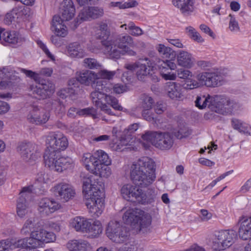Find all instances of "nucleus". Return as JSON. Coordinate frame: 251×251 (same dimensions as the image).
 Instances as JSON below:
<instances>
[{"instance_id":"obj_1","label":"nucleus","mask_w":251,"mask_h":251,"mask_svg":"<svg viewBox=\"0 0 251 251\" xmlns=\"http://www.w3.org/2000/svg\"><path fill=\"white\" fill-rule=\"evenodd\" d=\"M155 164L150 158L144 157L134 162L130 168V177L135 185L130 201L142 204L149 201L152 196H147L139 188L147 187L155 181L156 178Z\"/></svg>"},{"instance_id":"obj_2","label":"nucleus","mask_w":251,"mask_h":251,"mask_svg":"<svg viewBox=\"0 0 251 251\" xmlns=\"http://www.w3.org/2000/svg\"><path fill=\"white\" fill-rule=\"evenodd\" d=\"M94 176H91L83 180V193L87 200L86 205L89 212L94 216L99 217L104 208V200L102 191L103 184L96 181Z\"/></svg>"},{"instance_id":"obj_3","label":"nucleus","mask_w":251,"mask_h":251,"mask_svg":"<svg viewBox=\"0 0 251 251\" xmlns=\"http://www.w3.org/2000/svg\"><path fill=\"white\" fill-rule=\"evenodd\" d=\"M133 39L128 34H120L115 40H104L101 41L102 50L104 54L110 58H119L121 55L135 56V51L128 46L133 45Z\"/></svg>"},{"instance_id":"obj_4","label":"nucleus","mask_w":251,"mask_h":251,"mask_svg":"<svg viewBox=\"0 0 251 251\" xmlns=\"http://www.w3.org/2000/svg\"><path fill=\"white\" fill-rule=\"evenodd\" d=\"M125 224L129 225L137 233L147 232L151 224L152 218L150 214L143 210L134 208H128L123 215Z\"/></svg>"},{"instance_id":"obj_5","label":"nucleus","mask_w":251,"mask_h":251,"mask_svg":"<svg viewBox=\"0 0 251 251\" xmlns=\"http://www.w3.org/2000/svg\"><path fill=\"white\" fill-rule=\"evenodd\" d=\"M105 233L107 237L112 242L122 244L127 242L130 238L129 229L123 226L117 221H110L107 224Z\"/></svg>"},{"instance_id":"obj_6","label":"nucleus","mask_w":251,"mask_h":251,"mask_svg":"<svg viewBox=\"0 0 251 251\" xmlns=\"http://www.w3.org/2000/svg\"><path fill=\"white\" fill-rule=\"evenodd\" d=\"M142 138L147 143L162 150L170 149L174 144L173 137L168 132L147 131Z\"/></svg>"},{"instance_id":"obj_7","label":"nucleus","mask_w":251,"mask_h":251,"mask_svg":"<svg viewBox=\"0 0 251 251\" xmlns=\"http://www.w3.org/2000/svg\"><path fill=\"white\" fill-rule=\"evenodd\" d=\"M213 236L212 247L219 251L228 248L237 239V232L233 229L216 231Z\"/></svg>"},{"instance_id":"obj_8","label":"nucleus","mask_w":251,"mask_h":251,"mask_svg":"<svg viewBox=\"0 0 251 251\" xmlns=\"http://www.w3.org/2000/svg\"><path fill=\"white\" fill-rule=\"evenodd\" d=\"M30 95L37 99H45L50 97L54 91V85L49 81H42L41 82L30 85Z\"/></svg>"},{"instance_id":"obj_9","label":"nucleus","mask_w":251,"mask_h":251,"mask_svg":"<svg viewBox=\"0 0 251 251\" xmlns=\"http://www.w3.org/2000/svg\"><path fill=\"white\" fill-rule=\"evenodd\" d=\"M196 78L207 87H216L222 85L225 75L221 71L211 70L198 74Z\"/></svg>"},{"instance_id":"obj_10","label":"nucleus","mask_w":251,"mask_h":251,"mask_svg":"<svg viewBox=\"0 0 251 251\" xmlns=\"http://www.w3.org/2000/svg\"><path fill=\"white\" fill-rule=\"evenodd\" d=\"M17 151L24 160L31 163L41 157L38 146L33 143H22L18 145Z\"/></svg>"},{"instance_id":"obj_11","label":"nucleus","mask_w":251,"mask_h":251,"mask_svg":"<svg viewBox=\"0 0 251 251\" xmlns=\"http://www.w3.org/2000/svg\"><path fill=\"white\" fill-rule=\"evenodd\" d=\"M32 186L24 187L20 193L17 201V213L19 217L24 218L30 212L28 207V201L32 196Z\"/></svg>"},{"instance_id":"obj_12","label":"nucleus","mask_w":251,"mask_h":251,"mask_svg":"<svg viewBox=\"0 0 251 251\" xmlns=\"http://www.w3.org/2000/svg\"><path fill=\"white\" fill-rule=\"evenodd\" d=\"M47 149L46 151L60 152L66 149L68 141L66 136L61 133H53L48 136L46 140Z\"/></svg>"},{"instance_id":"obj_13","label":"nucleus","mask_w":251,"mask_h":251,"mask_svg":"<svg viewBox=\"0 0 251 251\" xmlns=\"http://www.w3.org/2000/svg\"><path fill=\"white\" fill-rule=\"evenodd\" d=\"M54 196L63 202H67L73 199L75 192L70 184L65 182H60L55 184L52 188Z\"/></svg>"},{"instance_id":"obj_14","label":"nucleus","mask_w":251,"mask_h":251,"mask_svg":"<svg viewBox=\"0 0 251 251\" xmlns=\"http://www.w3.org/2000/svg\"><path fill=\"white\" fill-rule=\"evenodd\" d=\"M50 117V113L46 110L35 107L27 115V120L30 123L40 126L46 123Z\"/></svg>"},{"instance_id":"obj_15","label":"nucleus","mask_w":251,"mask_h":251,"mask_svg":"<svg viewBox=\"0 0 251 251\" xmlns=\"http://www.w3.org/2000/svg\"><path fill=\"white\" fill-rule=\"evenodd\" d=\"M237 104L228 98H222L215 103L213 109L215 112L222 114H231L237 108Z\"/></svg>"},{"instance_id":"obj_16","label":"nucleus","mask_w":251,"mask_h":251,"mask_svg":"<svg viewBox=\"0 0 251 251\" xmlns=\"http://www.w3.org/2000/svg\"><path fill=\"white\" fill-rule=\"evenodd\" d=\"M96 79H97L96 73L91 71L85 70L79 73L77 80L75 79H70L68 82V85L71 87L70 88L73 89L74 87L78 86V81L82 84L89 85Z\"/></svg>"},{"instance_id":"obj_17","label":"nucleus","mask_w":251,"mask_h":251,"mask_svg":"<svg viewBox=\"0 0 251 251\" xmlns=\"http://www.w3.org/2000/svg\"><path fill=\"white\" fill-rule=\"evenodd\" d=\"M103 14V9L101 7L91 6L83 8L78 15L77 22L79 20L81 21H87L90 18L98 19L101 17Z\"/></svg>"},{"instance_id":"obj_18","label":"nucleus","mask_w":251,"mask_h":251,"mask_svg":"<svg viewBox=\"0 0 251 251\" xmlns=\"http://www.w3.org/2000/svg\"><path fill=\"white\" fill-rule=\"evenodd\" d=\"M61 207V205L53 200L48 198L42 199L38 204L39 212L44 215H49Z\"/></svg>"},{"instance_id":"obj_19","label":"nucleus","mask_w":251,"mask_h":251,"mask_svg":"<svg viewBox=\"0 0 251 251\" xmlns=\"http://www.w3.org/2000/svg\"><path fill=\"white\" fill-rule=\"evenodd\" d=\"M183 89L180 84L168 82L165 85V90L168 96L172 100H179L183 98Z\"/></svg>"},{"instance_id":"obj_20","label":"nucleus","mask_w":251,"mask_h":251,"mask_svg":"<svg viewBox=\"0 0 251 251\" xmlns=\"http://www.w3.org/2000/svg\"><path fill=\"white\" fill-rule=\"evenodd\" d=\"M238 223H240L238 233L240 238L243 240L251 239V217L245 218L242 217L240 218Z\"/></svg>"},{"instance_id":"obj_21","label":"nucleus","mask_w":251,"mask_h":251,"mask_svg":"<svg viewBox=\"0 0 251 251\" xmlns=\"http://www.w3.org/2000/svg\"><path fill=\"white\" fill-rule=\"evenodd\" d=\"M172 3L184 16L191 15L195 10V0H173Z\"/></svg>"},{"instance_id":"obj_22","label":"nucleus","mask_w":251,"mask_h":251,"mask_svg":"<svg viewBox=\"0 0 251 251\" xmlns=\"http://www.w3.org/2000/svg\"><path fill=\"white\" fill-rule=\"evenodd\" d=\"M70 225L75 231L85 233L90 225V219L76 216L70 220Z\"/></svg>"},{"instance_id":"obj_23","label":"nucleus","mask_w":251,"mask_h":251,"mask_svg":"<svg viewBox=\"0 0 251 251\" xmlns=\"http://www.w3.org/2000/svg\"><path fill=\"white\" fill-rule=\"evenodd\" d=\"M75 9L72 0H64L61 8V19L69 21L75 16Z\"/></svg>"},{"instance_id":"obj_24","label":"nucleus","mask_w":251,"mask_h":251,"mask_svg":"<svg viewBox=\"0 0 251 251\" xmlns=\"http://www.w3.org/2000/svg\"><path fill=\"white\" fill-rule=\"evenodd\" d=\"M61 157L60 153L57 152L46 151L44 158L45 166L51 170L56 172L58 168V161Z\"/></svg>"},{"instance_id":"obj_25","label":"nucleus","mask_w":251,"mask_h":251,"mask_svg":"<svg viewBox=\"0 0 251 251\" xmlns=\"http://www.w3.org/2000/svg\"><path fill=\"white\" fill-rule=\"evenodd\" d=\"M64 21L58 15L53 17L52 22V30L55 34L61 37H65L68 34L66 26L63 24Z\"/></svg>"},{"instance_id":"obj_26","label":"nucleus","mask_w":251,"mask_h":251,"mask_svg":"<svg viewBox=\"0 0 251 251\" xmlns=\"http://www.w3.org/2000/svg\"><path fill=\"white\" fill-rule=\"evenodd\" d=\"M177 62L179 66L190 69L194 65V58L189 52L181 50L177 55Z\"/></svg>"},{"instance_id":"obj_27","label":"nucleus","mask_w":251,"mask_h":251,"mask_svg":"<svg viewBox=\"0 0 251 251\" xmlns=\"http://www.w3.org/2000/svg\"><path fill=\"white\" fill-rule=\"evenodd\" d=\"M143 60L146 61L147 63L142 64L139 62L136 72L138 79L141 81L143 80L146 76L150 75L152 67L151 60H149L148 58H145Z\"/></svg>"},{"instance_id":"obj_28","label":"nucleus","mask_w":251,"mask_h":251,"mask_svg":"<svg viewBox=\"0 0 251 251\" xmlns=\"http://www.w3.org/2000/svg\"><path fill=\"white\" fill-rule=\"evenodd\" d=\"M159 68L161 70V74L163 78L166 80H175L176 77V74L170 73H164L163 70L169 68L171 70H175L176 68V63L171 60L159 61Z\"/></svg>"},{"instance_id":"obj_29","label":"nucleus","mask_w":251,"mask_h":251,"mask_svg":"<svg viewBox=\"0 0 251 251\" xmlns=\"http://www.w3.org/2000/svg\"><path fill=\"white\" fill-rule=\"evenodd\" d=\"M67 50L68 55L72 58H82L86 55L84 50L76 42L70 44Z\"/></svg>"},{"instance_id":"obj_30","label":"nucleus","mask_w":251,"mask_h":251,"mask_svg":"<svg viewBox=\"0 0 251 251\" xmlns=\"http://www.w3.org/2000/svg\"><path fill=\"white\" fill-rule=\"evenodd\" d=\"M0 41L2 44L7 43L16 45L18 43H21L22 41V39L20 37L19 34L15 31H4Z\"/></svg>"},{"instance_id":"obj_31","label":"nucleus","mask_w":251,"mask_h":251,"mask_svg":"<svg viewBox=\"0 0 251 251\" xmlns=\"http://www.w3.org/2000/svg\"><path fill=\"white\" fill-rule=\"evenodd\" d=\"M90 226L87 227L85 233L91 238L98 237L102 232L103 227L101 222L99 220L90 219Z\"/></svg>"},{"instance_id":"obj_32","label":"nucleus","mask_w":251,"mask_h":251,"mask_svg":"<svg viewBox=\"0 0 251 251\" xmlns=\"http://www.w3.org/2000/svg\"><path fill=\"white\" fill-rule=\"evenodd\" d=\"M43 234V229L31 232L30 236L28 238L29 244L31 248H36L42 246L44 244Z\"/></svg>"},{"instance_id":"obj_33","label":"nucleus","mask_w":251,"mask_h":251,"mask_svg":"<svg viewBox=\"0 0 251 251\" xmlns=\"http://www.w3.org/2000/svg\"><path fill=\"white\" fill-rule=\"evenodd\" d=\"M70 251H86L90 247V244L84 240H72L67 244Z\"/></svg>"},{"instance_id":"obj_34","label":"nucleus","mask_w":251,"mask_h":251,"mask_svg":"<svg viewBox=\"0 0 251 251\" xmlns=\"http://www.w3.org/2000/svg\"><path fill=\"white\" fill-rule=\"evenodd\" d=\"M109 164H96L94 169L91 172L96 175H99L100 177H108L111 174L110 168L108 166Z\"/></svg>"},{"instance_id":"obj_35","label":"nucleus","mask_w":251,"mask_h":251,"mask_svg":"<svg viewBox=\"0 0 251 251\" xmlns=\"http://www.w3.org/2000/svg\"><path fill=\"white\" fill-rule=\"evenodd\" d=\"M195 102L196 106L201 109L205 108L206 106L213 109L212 106L214 105L213 98L209 95L207 97L204 95L198 96Z\"/></svg>"},{"instance_id":"obj_36","label":"nucleus","mask_w":251,"mask_h":251,"mask_svg":"<svg viewBox=\"0 0 251 251\" xmlns=\"http://www.w3.org/2000/svg\"><path fill=\"white\" fill-rule=\"evenodd\" d=\"M57 172L61 173L65 170L72 169L74 166L73 160L69 157L61 156L58 161Z\"/></svg>"},{"instance_id":"obj_37","label":"nucleus","mask_w":251,"mask_h":251,"mask_svg":"<svg viewBox=\"0 0 251 251\" xmlns=\"http://www.w3.org/2000/svg\"><path fill=\"white\" fill-rule=\"evenodd\" d=\"M81 161L86 169L90 172H92L97 163L95 155H93L90 153H84L81 157Z\"/></svg>"},{"instance_id":"obj_38","label":"nucleus","mask_w":251,"mask_h":251,"mask_svg":"<svg viewBox=\"0 0 251 251\" xmlns=\"http://www.w3.org/2000/svg\"><path fill=\"white\" fill-rule=\"evenodd\" d=\"M16 72L9 67H5L0 69V79L3 80L8 79L9 80L19 79L16 75Z\"/></svg>"},{"instance_id":"obj_39","label":"nucleus","mask_w":251,"mask_h":251,"mask_svg":"<svg viewBox=\"0 0 251 251\" xmlns=\"http://www.w3.org/2000/svg\"><path fill=\"white\" fill-rule=\"evenodd\" d=\"M129 144L128 138L122 137L116 142L111 143L110 147L113 151H123L125 149H126V147Z\"/></svg>"},{"instance_id":"obj_40","label":"nucleus","mask_w":251,"mask_h":251,"mask_svg":"<svg viewBox=\"0 0 251 251\" xmlns=\"http://www.w3.org/2000/svg\"><path fill=\"white\" fill-rule=\"evenodd\" d=\"M156 49L160 55L164 58L172 59L175 56L174 51L170 48L167 47L163 44L158 45Z\"/></svg>"},{"instance_id":"obj_41","label":"nucleus","mask_w":251,"mask_h":251,"mask_svg":"<svg viewBox=\"0 0 251 251\" xmlns=\"http://www.w3.org/2000/svg\"><path fill=\"white\" fill-rule=\"evenodd\" d=\"M34 218H29L24 223L21 229V233L22 235H26L32 231V229L36 226Z\"/></svg>"},{"instance_id":"obj_42","label":"nucleus","mask_w":251,"mask_h":251,"mask_svg":"<svg viewBox=\"0 0 251 251\" xmlns=\"http://www.w3.org/2000/svg\"><path fill=\"white\" fill-rule=\"evenodd\" d=\"M13 250L20 248H31L29 244L28 238H11Z\"/></svg>"},{"instance_id":"obj_43","label":"nucleus","mask_w":251,"mask_h":251,"mask_svg":"<svg viewBox=\"0 0 251 251\" xmlns=\"http://www.w3.org/2000/svg\"><path fill=\"white\" fill-rule=\"evenodd\" d=\"M83 66L89 69H100L101 64L94 58H86L82 61Z\"/></svg>"},{"instance_id":"obj_44","label":"nucleus","mask_w":251,"mask_h":251,"mask_svg":"<svg viewBox=\"0 0 251 251\" xmlns=\"http://www.w3.org/2000/svg\"><path fill=\"white\" fill-rule=\"evenodd\" d=\"M135 186L130 184H126L122 186L121 189V193L124 199L130 201L131 195L135 189Z\"/></svg>"},{"instance_id":"obj_45","label":"nucleus","mask_w":251,"mask_h":251,"mask_svg":"<svg viewBox=\"0 0 251 251\" xmlns=\"http://www.w3.org/2000/svg\"><path fill=\"white\" fill-rule=\"evenodd\" d=\"M96 164H110L111 160L108 155L102 150L97 151L95 153Z\"/></svg>"},{"instance_id":"obj_46","label":"nucleus","mask_w":251,"mask_h":251,"mask_svg":"<svg viewBox=\"0 0 251 251\" xmlns=\"http://www.w3.org/2000/svg\"><path fill=\"white\" fill-rule=\"evenodd\" d=\"M22 14V10L20 8H13L10 12L7 13L5 15L4 22L7 25H10L16 18H18V17Z\"/></svg>"},{"instance_id":"obj_47","label":"nucleus","mask_w":251,"mask_h":251,"mask_svg":"<svg viewBox=\"0 0 251 251\" xmlns=\"http://www.w3.org/2000/svg\"><path fill=\"white\" fill-rule=\"evenodd\" d=\"M173 134L178 139H182L188 137L191 134V131L187 127L180 125L178 129H175L173 131Z\"/></svg>"},{"instance_id":"obj_48","label":"nucleus","mask_w":251,"mask_h":251,"mask_svg":"<svg viewBox=\"0 0 251 251\" xmlns=\"http://www.w3.org/2000/svg\"><path fill=\"white\" fill-rule=\"evenodd\" d=\"M99 32L98 34L100 39H107L110 35V31L108 28L107 24L104 22H100L99 25Z\"/></svg>"},{"instance_id":"obj_49","label":"nucleus","mask_w":251,"mask_h":251,"mask_svg":"<svg viewBox=\"0 0 251 251\" xmlns=\"http://www.w3.org/2000/svg\"><path fill=\"white\" fill-rule=\"evenodd\" d=\"M123 251H143V245L135 242L125 244L122 248Z\"/></svg>"},{"instance_id":"obj_50","label":"nucleus","mask_w":251,"mask_h":251,"mask_svg":"<svg viewBox=\"0 0 251 251\" xmlns=\"http://www.w3.org/2000/svg\"><path fill=\"white\" fill-rule=\"evenodd\" d=\"M140 100L141 105L144 109H151L154 103L152 98L145 94L141 95Z\"/></svg>"},{"instance_id":"obj_51","label":"nucleus","mask_w":251,"mask_h":251,"mask_svg":"<svg viewBox=\"0 0 251 251\" xmlns=\"http://www.w3.org/2000/svg\"><path fill=\"white\" fill-rule=\"evenodd\" d=\"M127 28L129 30V34L133 36L138 37L144 34L143 30L139 26L135 25L133 22H130L128 24Z\"/></svg>"},{"instance_id":"obj_52","label":"nucleus","mask_w":251,"mask_h":251,"mask_svg":"<svg viewBox=\"0 0 251 251\" xmlns=\"http://www.w3.org/2000/svg\"><path fill=\"white\" fill-rule=\"evenodd\" d=\"M116 74V71H109L107 70H101L96 73L97 79H111Z\"/></svg>"},{"instance_id":"obj_53","label":"nucleus","mask_w":251,"mask_h":251,"mask_svg":"<svg viewBox=\"0 0 251 251\" xmlns=\"http://www.w3.org/2000/svg\"><path fill=\"white\" fill-rule=\"evenodd\" d=\"M106 95L100 91H95L93 92L91 94V97L93 103L97 106H100L101 104V100L103 99H105Z\"/></svg>"},{"instance_id":"obj_54","label":"nucleus","mask_w":251,"mask_h":251,"mask_svg":"<svg viewBox=\"0 0 251 251\" xmlns=\"http://www.w3.org/2000/svg\"><path fill=\"white\" fill-rule=\"evenodd\" d=\"M186 30L189 37L194 40L198 42H202L204 41L200 34L193 27L188 26L186 28Z\"/></svg>"},{"instance_id":"obj_55","label":"nucleus","mask_w":251,"mask_h":251,"mask_svg":"<svg viewBox=\"0 0 251 251\" xmlns=\"http://www.w3.org/2000/svg\"><path fill=\"white\" fill-rule=\"evenodd\" d=\"M105 100L107 103L110 104L114 109L119 111L123 110L122 106L119 104L118 100L115 97L106 95L105 97Z\"/></svg>"},{"instance_id":"obj_56","label":"nucleus","mask_w":251,"mask_h":251,"mask_svg":"<svg viewBox=\"0 0 251 251\" xmlns=\"http://www.w3.org/2000/svg\"><path fill=\"white\" fill-rule=\"evenodd\" d=\"M13 250L10 238L0 241V251H9Z\"/></svg>"},{"instance_id":"obj_57","label":"nucleus","mask_w":251,"mask_h":251,"mask_svg":"<svg viewBox=\"0 0 251 251\" xmlns=\"http://www.w3.org/2000/svg\"><path fill=\"white\" fill-rule=\"evenodd\" d=\"M176 72V75L181 79H188L190 77H191L193 75L191 71L183 68L178 69Z\"/></svg>"},{"instance_id":"obj_58","label":"nucleus","mask_w":251,"mask_h":251,"mask_svg":"<svg viewBox=\"0 0 251 251\" xmlns=\"http://www.w3.org/2000/svg\"><path fill=\"white\" fill-rule=\"evenodd\" d=\"M229 17L230 18L229 22V27L231 31H237L239 30L240 27L239 24L235 17L231 14H229Z\"/></svg>"},{"instance_id":"obj_59","label":"nucleus","mask_w":251,"mask_h":251,"mask_svg":"<svg viewBox=\"0 0 251 251\" xmlns=\"http://www.w3.org/2000/svg\"><path fill=\"white\" fill-rule=\"evenodd\" d=\"M43 237H44V243L52 242L55 240L56 236L52 232L47 231L43 229Z\"/></svg>"},{"instance_id":"obj_60","label":"nucleus","mask_w":251,"mask_h":251,"mask_svg":"<svg viewBox=\"0 0 251 251\" xmlns=\"http://www.w3.org/2000/svg\"><path fill=\"white\" fill-rule=\"evenodd\" d=\"M19 71L25 74L26 76L30 77L34 79L36 81L38 80V74L31 70H27L23 68H19Z\"/></svg>"},{"instance_id":"obj_61","label":"nucleus","mask_w":251,"mask_h":251,"mask_svg":"<svg viewBox=\"0 0 251 251\" xmlns=\"http://www.w3.org/2000/svg\"><path fill=\"white\" fill-rule=\"evenodd\" d=\"M199 86V83L197 81L194 79H187L185 83V88L187 89H193Z\"/></svg>"},{"instance_id":"obj_62","label":"nucleus","mask_w":251,"mask_h":251,"mask_svg":"<svg viewBox=\"0 0 251 251\" xmlns=\"http://www.w3.org/2000/svg\"><path fill=\"white\" fill-rule=\"evenodd\" d=\"M37 43L39 47L44 51L45 54L51 60H54V58L53 55L50 52L46 46L41 41H38Z\"/></svg>"},{"instance_id":"obj_63","label":"nucleus","mask_w":251,"mask_h":251,"mask_svg":"<svg viewBox=\"0 0 251 251\" xmlns=\"http://www.w3.org/2000/svg\"><path fill=\"white\" fill-rule=\"evenodd\" d=\"M12 80L5 79L0 81V89L3 90L10 88L13 85Z\"/></svg>"},{"instance_id":"obj_64","label":"nucleus","mask_w":251,"mask_h":251,"mask_svg":"<svg viewBox=\"0 0 251 251\" xmlns=\"http://www.w3.org/2000/svg\"><path fill=\"white\" fill-rule=\"evenodd\" d=\"M10 106L8 103L0 100V114H4L8 112Z\"/></svg>"}]
</instances>
